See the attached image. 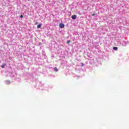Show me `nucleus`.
<instances>
[{"instance_id": "nucleus-1", "label": "nucleus", "mask_w": 129, "mask_h": 129, "mask_svg": "<svg viewBox=\"0 0 129 129\" xmlns=\"http://www.w3.org/2000/svg\"><path fill=\"white\" fill-rule=\"evenodd\" d=\"M64 27H65L64 24H63L62 23L59 24V28H61V29H62V28H64Z\"/></svg>"}, {"instance_id": "nucleus-2", "label": "nucleus", "mask_w": 129, "mask_h": 129, "mask_svg": "<svg viewBox=\"0 0 129 129\" xmlns=\"http://www.w3.org/2000/svg\"><path fill=\"white\" fill-rule=\"evenodd\" d=\"M77 18V17L76 15H73V16H72V19L73 20H76Z\"/></svg>"}, {"instance_id": "nucleus-3", "label": "nucleus", "mask_w": 129, "mask_h": 129, "mask_svg": "<svg viewBox=\"0 0 129 129\" xmlns=\"http://www.w3.org/2000/svg\"><path fill=\"white\" fill-rule=\"evenodd\" d=\"M6 65L7 64L6 63H5L4 64L2 65L1 66L2 68H3V69L5 68V67L6 66Z\"/></svg>"}, {"instance_id": "nucleus-4", "label": "nucleus", "mask_w": 129, "mask_h": 129, "mask_svg": "<svg viewBox=\"0 0 129 129\" xmlns=\"http://www.w3.org/2000/svg\"><path fill=\"white\" fill-rule=\"evenodd\" d=\"M11 83V81H6V84H10Z\"/></svg>"}, {"instance_id": "nucleus-5", "label": "nucleus", "mask_w": 129, "mask_h": 129, "mask_svg": "<svg viewBox=\"0 0 129 129\" xmlns=\"http://www.w3.org/2000/svg\"><path fill=\"white\" fill-rule=\"evenodd\" d=\"M113 49V50H115V51H116L117 50V47H114Z\"/></svg>"}, {"instance_id": "nucleus-6", "label": "nucleus", "mask_w": 129, "mask_h": 129, "mask_svg": "<svg viewBox=\"0 0 129 129\" xmlns=\"http://www.w3.org/2000/svg\"><path fill=\"white\" fill-rule=\"evenodd\" d=\"M40 28H41V24L37 26V29H40Z\"/></svg>"}, {"instance_id": "nucleus-7", "label": "nucleus", "mask_w": 129, "mask_h": 129, "mask_svg": "<svg viewBox=\"0 0 129 129\" xmlns=\"http://www.w3.org/2000/svg\"><path fill=\"white\" fill-rule=\"evenodd\" d=\"M54 71H55L56 72H57V71H58V69H57V68H54Z\"/></svg>"}, {"instance_id": "nucleus-8", "label": "nucleus", "mask_w": 129, "mask_h": 129, "mask_svg": "<svg viewBox=\"0 0 129 129\" xmlns=\"http://www.w3.org/2000/svg\"><path fill=\"white\" fill-rule=\"evenodd\" d=\"M71 42V41L70 40H68L67 42V44H70V43Z\"/></svg>"}, {"instance_id": "nucleus-9", "label": "nucleus", "mask_w": 129, "mask_h": 129, "mask_svg": "<svg viewBox=\"0 0 129 129\" xmlns=\"http://www.w3.org/2000/svg\"><path fill=\"white\" fill-rule=\"evenodd\" d=\"M20 18H24V16H23V15H21Z\"/></svg>"}, {"instance_id": "nucleus-10", "label": "nucleus", "mask_w": 129, "mask_h": 129, "mask_svg": "<svg viewBox=\"0 0 129 129\" xmlns=\"http://www.w3.org/2000/svg\"><path fill=\"white\" fill-rule=\"evenodd\" d=\"M92 16H95V14H93L92 15Z\"/></svg>"}, {"instance_id": "nucleus-11", "label": "nucleus", "mask_w": 129, "mask_h": 129, "mask_svg": "<svg viewBox=\"0 0 129 129\" xmlns=\"http://www.w3.org/2000/svg\"><path fill=\"white\" fill-rule=\"evenodd\" d=\"M35 25H38V22H36Z\"/></svg>"}, {"instance_id": "nucleus-12", "label": "nucleus", "mask_w": 129, "mask_h": 129, "mask_svg": "<svg viewBox=\"0 0 129 129\" xmlns=\"http://www.w3.org/2000/svg\"><path fill=\"white\" fill-rule=\"evenodd\" d=\"M82 65H83V63H82Z\"/></svg>"}]
</instances>
